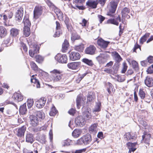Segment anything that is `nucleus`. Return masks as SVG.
Returning a JSON list of instances; mask_svg holds the SVG:
<instances>
[{"mask_svg": "<svg viewBox=\"0 0 153 153\" xmlns=\"http://www.w3.org/2000/svg\"><path fill=\"white\" fill-rule=\"evenodd\" d=\"M31 49L29 50V53L30 56L32 58L35 57L36 61L39 63H41L44 60V58L39 55L35 56V54L39 52V48L38 46L33 44L30 46Z\"/></svg>", "mask_w": 153, "mask_h": 153, "instance_id": "obj_1", "label": "nucleus"}, {"mask_svg": "<svg viewBox=\"0 0 153 153\" xmlns=\"http://www.w3.org/2000/svg\"><path fill=\"white\" fill-rule=\"evenodd\" d=\"M92 138L91 135L87 134L83 136L79 139L76 142V144L78 145H87L91 144Z\"/></svg>", "mask_w": 153, "mask_h": 153, "instance_id": "obj_2", "label": "nucleus"}, {"mask_svg": "<svg viewBox=\"0 0 153 153\" xmlns=\"http://www.w3.org/2000/svg\"><path fill=\"white\" fill-rule=\"evenodd\" d=\"M52 75L51 78L54 82H57L60 80L62 77L61 72L57 69H54L50 71Z\"/></svg>", "mask_w": 153, "mask_h": 153, "instance_id": "obj_3", "label": "nucleus"}, {"mask_svg": "<svg viewBox=\"0 0 153 153\" xmlns=\"http://www.w3.org/2000/svg\"><path fill=\"white\" fill-rule=\"evenodd\" d=\"M55 59L59 63H65L67 62L68 58L66 55L58 53L55 57Z\"/></svg>", "mask_w": 153, "mask_h": 153, "instance_id": "obj_4", "label": "nucleus"}, {"mask_svg": "<svg viewBox=\"0 0 153 153\" xmlns=\"http://www.w3.org/2000/svg\"><path fill=\"white\" fill-rule=\"evenodd\" d=\"M85 120L82 116L77 117L75 119V123L76 125L78 127H82L85 124Z\"/></svg>", "mask_w": 153, "mask_h": 153, "instance_id": "obj_5", "label": "nucleus"}, {"mask_svg": "<svg viewBox=\"0 0 153 153\" xmlns=\"http://www.w3.org/2000/svg\"><path fill=\"white\" fill-rule=\"evenodd\" d=\"M118 3L117 1L115 0L110 2L111 8L109 10V13H108L107 14L108 15L112 16V15L110 13H114L115 12Z\"/></svg>", "mask_w": 153, "mask_h": 153, "instance_id": "obj_6", "label": "nucleus"}, {"mask_svg": "<svg viewBox=\"0 0 153 153\" xmlns=\"http://www.w3.org/2000/svg\"><path fill=\"white\" fill-rule=\"evenodd\" d=\"M42 7L41 6L35 7L33 11L34 17L35 19H38L41 15L42 13Z\"/></svg>", "mask_w": 153, "mask_h": 153, "instance_id": "obj_7", "label": "nucleus"}, {"mask_svg": "<svg viewBox=\"0 0 153 153\" xmlns=\"http://www.w3.org/2000/svg\"><path fill=\"white\" fill-rule=\"evenodd\" d=\"M23 14V8L20 7L16 12L15 15V19L17 21H20L22 20Z\"/></svg>", "mask_w": 153, "mask_h": 153, "instance_id": "obj_8", "label": "nucleus"}, {"mask_svg": "<svg viewBox=\"0 0 153 153\" xmlns=\"http://www.w3.org/2000/svg\"><path fill=\"white\" fill-rule=\"evenodd\" d=\"M29 118L30 124L32 126L35 127L38 125L39 119L35 115H31Z\"/></svg>", "mask_w": 153, "mask_h": 153, "instance_id": "obj_9", "label": "nucleus"}, {"mask_svg": "<svg viewBox=\"0 0 153 153\" xmlns=\"http://www.w3.org/2000/svg\"><path fill=\"white\" fill-rule=\"evenodd\" d=\"M12 99L17 102L22 101L23 99V96L20 93L16 92L12 97Z\"/></svg>", "mask_w": 153, "mask_h": 153, "instance_id": "obj_10", "label": "nucleus"}, {"mask_svg": "<svg viewBox=\"0 0 153 153\" xmlns=\"http://www.w3.org/2000/svg\"><path fill=\"white\" fill-rule=\"evenodd\" d=\"M96 50V48L94 46L90 45L85 49V52L87 54L93 55L95 53Z\"/></svg>", "mask_w": 153, "mask_h": 153, "instance_id": "obj_11", "label": "nucleus"}, {"mask_svg": "<svg viewBox=\"0 0 153 153\" xmlns=\"http://www.w3.org/2000/svg\"><path fill=\"white\" fill-rule=\"evenodd\" d=\"M80 62H74L68 63V68L72 70L77 69L80 67Z\"/></svg>", "mask_w": 153, "mask_h": 153, "instance_id": "obj_12", "label": "nucleus"}, {"mask_svg": "<svg viewBox=\"0 0 153 153\" xmlns=\"http://www.w3.org/2000/svg\"><path fill=\"white\" fill-rule=\"evenodd\" d=\"M26 129V127L25 126H22L21 127L18 129L17 131L16 135L19 137H24Z\"/></svg>", "mask_w": 153, "mask_h": 153, "instance_id": "obj_13", "label": "nucleus"}, {"mask_svg": "<svg viewBox=\"0 0 153 153\" xmlns=\"http://www.w3.org/2000/svg\"><path fill=\"white\" fill-rule=\"evenodd\" d=\"M80 55L78 52L76 51H72L70 53V58L71 60L74 61L79 59Z\"/></svg>", "mask_w": 153, "mask_h": 153, "instance_id": "obj_14", "label": "nucleus"}, {"mask_svg": "<svg viewBox=\"0 0 153 153\" xmlns=\"http://www.w3.org/2000/svg\"><path fill=\"white\" fill-rule=\"evenodd\" d=\"M124 137L125 140L127 141L129 140L133 141L136 139L137 137L136 135L135 134L131 135L129 132L126 133L124 135Z\"/></svg>", "mask_w": 153, "mask_h": 153, "instance_id": "obj_15", "label": "nucleus"}, {"mask_svg": "<svg viewBox=\"0 0 153 153\" xmlns=\"http://www.w3.org/2000/svg\"><path fill=\"white\" fill-rule=\"evenodd\" d=\"M53 5V9L54 10L59 20H63V19L62 13L59 9L56 7L54 5Z\"/></svg>", "mask_w": 153, "mask_h": 153, "instance_id": "obj_16", "label": "nucleus"}, {"mask_svg": "<svg viewBox=\"0 0 153 153\" xmlns=\"http://www.w3.org/2000/svg\"><path fill=\"white\" fill-rule=\"evenodd\" d=\"M109 43V42L105 41L102 39H100L97 41L98 45L103 48H106Z\"/></svg>", "mask_w": 153, "mask_h": 153, "instance_id": "obj_17", "label": "nucleus"}, {"mask_svg": "<svg viewBox=\"0 0 153 153\" xmlns=\"http://www.w3.org/2000/svg\"><path fill=\"white\" fill-rule=\"evenodd\" d=\"M56 31L55 33L53 36L55 37L59 36L60 34L62 33V31L60 30L61 25L57 21L56 22Z\"/></svg>", "mask_w": 153, "mask_h": 153, "instance_id": "obj_18", "label": "nucleus"}, {"mask_svg": "<svg viewBox=\"0 0 153 153\" xmlns=\"http://www.w3.org/2000/svg\"><path fill=\"white\" fill-rule=\"evenodd\" d=\"M34 140L33 136L32 134L29 133L26 134L25 140L27 142L32 144Z\"/></svg>", "mask_w": 153, "mask_h": 153, "instance_id": "obj_19", "label": "nucleus"}, {"mask_svg": "<svg viewBox=\"0 0 153 153\" xmlns=\"http://www.w3.org/2000/svg\"><path fill=\"white\" fill-rule=\"evenodd\" d=\"M144 82L145 85L149 87H151L153 85V79L152 77L148 76L146 77Z\"/></svg>", "mask_w": 153, "mask_h": 153, "instance_id": "obj_20", "label": "nucleus"}, {"mask_svg": "<svg viewBox=\"0 0 153 153\" xmlns=\"http://www.w3.org/2000/svg\"><path fill=\"white\" fill-rule=\"evenodd\" d=\"M86 4L92 8H95L97 7V3L95 1L89 0L86 2Z\"/></svg>", "mask_w": 153, "mask_h": 153, "instance_id": "obj_21", "label": "nucleus"}, {"mask_svg": "<svg viewBox=\"0 0 153 153\" xmlns=\"http://www.w3.org/2000/svg\"><path fill=\"white\" fill-rule=\"evenodd\" d=\"M69 43L68 41L65 39L64 40V43H63L62 47V51L63 52H65L66 51L68 50L69 47Z\"/></svg>", "mask_w": 153, "mask_h": 153, "instance_id": "obj_22", "label": "nucleus"}, {"mask_svg": "<svg viewBox=\"0 0 153 153\" xmlns=\"http://www.w3.org/2000/svg\"><path fill=\"white\" fill-rule=\"evenodd\" d=\"M96 59L100 63H104L106 62V59L104 54H100L96 57Z\"/></svg>", "mask_w": 153, "mask_h": 153, "instance_id": "obj_23", "label": "nucleus"}, {"mask_svg": "<svg viewBox=\"0 0 153 153\" xmlns=\"http://www.w3.org/2000/svg\"><path fill=\"white\" fill-rule=\"evenodd\" d=\"M20 113L21 114H25L27 111L26 108V103H25L23 105H21L19 109Z\"/></svg>", "mask_w": 153, "mask_h": 153, "instance_id": "obj_24", "label": "nucleus"}, {"mask_svg": "<svg viewBox=\"0 0 153 153\" xmlns=\"http://www.w3.org/2000/svg\"><path fill=\"white\" fill-rule=\"evenodd\" d=\"M89 130L91 133H93V134H96L97 132V124L94 123L89 128Z\"/></svg>", "mask_w": 153, "mask_h": 153, "instance_id": "obj_25", "label": "nucleus"}, {"mask_svg": "<svg viewBox=\"0 0 153 153\" xmlns=\"http://www.w3.org/2000/svg\"><path fill=\"white\" fill-rule=\"evenodd\" d=\"M151 137V134H146L142 136L143 139V140H145V143L148 145L149 144V142Z\"/></svg>", "mask_w": 153, "mask_h": 153, "instance_id": "obj_26", "label": "nucleus"}, {"mask_svg": "<svg viewBox=\"0 0 153 153\" xmlns=\"http://www.w3.org/2000/svg\"><path fill=\"white\" fill-rule=\"evenodd\" d=\"M83 118L86 120L89 119L91 118V114L89 112L88 109H85V111L83 112L82 116Z\"/></svg>", "mask_w": 153, "mask_h": 153, "instance_id": "obj_27", "label": "nucleus"}, {"mask_svg": "<svg viewBox=\"0 0 153 153\" xmlns=\"http://www.w3.org/2000/svg\"><path fill=\"white\" fill-rule=\"evenodd\" d=\"M7 34L6 28L2 26H0V38H2L5 36Z\"/></svg>", "mask_w": 153, "mask_h": 153, "instance_id": "obj_28", "label": "nucleus"}, {"mask_svg": "<svg viewBox=\"0 0 153 153\" xmlns=\"http://www.w3.org/2000/svg\"><path fill=\"white\" fill-rule=\"evenodd\" d=\"M23 23L24 25V27H30L31 25V23L28 19V16H25L23 19Z\"/></svg>", "mask_w": 153, "mask_h": 153, "instance_id": "obj_29", "label": "nucleus"}, {"mask_svg": "<svg viewBox=\"0 0 153 153\" xmlns=\"http://www.w3.org/2000/svg\"><path fill=\"white\" fill-rule=\"evenodd\" d=\"M95 97V94L92 92H89L87 95V100L88 102H91Z\"/></svg>", "mask_w": 153, "mask_h": 153, "instance_id": "obj_30", "label": "nucleus"}, {"mask_svg": "<svg viewBox=\"0 0 153 153\" xmlns=\"http://www.w3.org/2000/svg\"><path fill=\"white\" fill-rule=\"evenodd\" d=\"M118 20V16L116 18V19H110L108 20L107 23L109 24H111L118 26L119 25V23L117 22Z\"/></svg>", "mask_w": 153, "mask_h": 153, "instance_id": "obj_31", "label": "nucleus"}, {"mask_svg": "<svg viewBox=\"0 0 153 153\" xmlns=\"http://www.w3.org/2000/svg\"><path fill=\"white\" fill-rule=\"evenodd\" d=\"M80 37L76 32H73L71 36V40L72 42H74L75 40L79 39Z\"/></svg>", "mask_w": 153, "mask_h": 153, "instance_id": "obj_32", "label": "nucleus"}, {"mask_svg": "<svg viewBox=\"0 0 153 153\" xmlns=\"http://www.w3.org/2000/svg\"><path fill=\"white\" fill-rule=\"evenodd\" d=\"M30 31L29 27H24L23 28V34L26 37L28 36L30 34Z\"/></svg>", "mask_w": 153, "mask_h": 153, "instance_id": "obj_33", "label": "nucleus"}, {"mask_svg": "<svg viewBox=\"0 0 153 153\" xmlns=\"http://www.w3.org/2000/svg\"><path fill=\"white\" fill-rule=\"evenodd\" d=\"M150 34L149 33H146L142 37L140 40V43L143 44L146 41L147 38L149 36Z\"/></svg>", "mask_w": 153, "mask_h": 153, "instance_id": "obj_34", "label": "nucleus"}, {"mask_svg": "<svg viewBox=\"0 0 153 153\" xmlns=\"http://www.w3.org/2000/svg\"><path fill=\"white\" fill-rule=\"evenodd\" d=\"M81 131L79 129H75L72 133V136L74 137H78L81 134Z\"/></svg>", "mask_w": 153, "mask_h": 153, "instance_id": "obj_35", "label": "nucleus"}, {"mask_svg": "<svg viewBox=\"0 0 153 153\" xmlns=\"http://www.w3.org/2000/svg\"><path fill=\"white\" fill-rule=\"evenodd\" d=\"M19 31L18 29L13 28L10 30V35L13 37H16L18 34Z\"/></svg>", "mask_w": 153, "mask_h": 153, "instance_id": "obj_36", "label": "nucleus"}, {"mask_svg": "<svg viewBox=\"0 0 153 153\" xmlns=\"http://www.w3.org/2000/svg\"><path fill=\"white\" fill-rule=\"evenodd\" d=\"M36 116L40 120L43 119L45 117V114L42 111H37Z\"/></svg>", "mask_w": 153, "mask_h": 153, "instance_id": "obj_37", "label": "nucleus"}, {"mask_svg": "<svg viewBox=\"0 0 153 153\" xmlns=\"http://www.w3.org/2000/svg\"><path fill=\"white\" fill-rule=\"evenodd\" d=\"M84 45L81 43L79 45L75 46L74 49L79 52H82L84 50Z\"/></svg>", "mask_w": 153, "mask_h": 153, "instance_id": "obj_38", "label": "nucleus"}, {"mask_svg": "<svg viewBox=\"0 0 153 153\" xmlns=\"http://www.w3.org/2000/svg\"><path fill=\"white\" fill-rule=\"evenodd\" d=\"M82 61L91 66H92L94 65L93 62L91 60L87 58L83 59H82Z\"/></svg>", "mask_w": 153, "mask_h": 153, "instance_id": "obj_39", "label": "nucleus"}, {"mask_svg": "<svg viewBox=\"0 0 153 153\" xmlns=\"http://www.w3.org/2000/svg\"><path fill=\"white\" fill-rule=\"evenodd\" d=\"M30 81L31 82L34 83L36 84L37 88L40 87V84L39 81L36 78H31Z\"/></svg>", "mask_w": 153, "mask_h": 153, "instance_id": "obj_40", "label": "nucleus"}, {"mask_svg": "<svg viewBox=\"0 0 153 153\" xmlns=\"http://www.w3.org/2000/svg\"><path fill=\"white\" fill-rule=\"evenodd\" d=\"M114 56L115 57V60L117 62L119 63L122 60V58L118 53L115 52Z\"/></svg>", "mask_w": 153, "mask_h": 153, "instance_id": "obj_41", "label": "nucleus"}, {"mask_svg": "<svg viewBox=\"0 0 153 153\" xmlns=\"http://www.w3.org/2000/svg\"><path fill=\"white\" fill-rule=\"evenodd\" d=\"M57 112L58 111L56 109L55 107L53 105L51 108V111L50 113V115L51 116H54L56 114Z\"/></svg>", "mask_w": 153, "mask_h": 153, "instance_id": "obj_42", "label": "nucleus"}, {"mask_svg": "<svg viewBox=\"0 0 153 153\" xmlns=\"http://www.w3.org/2000/svg\"><path fill=\"white\" fill-rule=\"evenodd\" d=\"M81 98L79 96H78L76 99V103L77 108L79 109L81 106Z\"/></svg>", "mask_w": 153, "mask_h": 153, "instance_id": "obj_43", "label": "nucleus"}, {"mask_svg": "<svg viewBox=\"0 0 153 153\" xmlns=\"http://www.w3.org/2000/svg\"><path fill=\"white\" fill-rule=\"evenodd\" d=\"M132 67L135 70H138L139 69V67L137 62L133 60L131 62Z\"/></svg>", "mask_w": 153, "mask_h": 153, "instance_id": "obj_44", "label": "nucleus"}, {"mask_svg": "<svg viewBox=\"0 0 153 153\" xmlns=\"http://www.w3.org/2000/svg\"><path fill=\"white\" fill-rule=\"evenodd\" d=\"M46 101V99L45 97H42L39 100H37V101L42 105L44 106Z\"/></svg>", "mask_w": 153, "mask_h": 153, "instance_id": "obj_45", "label": "nucleus"}, {"mask_svg": "<svg viewBox=\"0 0 153 153\" xmlns=\"http://www.w3.org/2000/svg\"><path fill=\"white\" fill-rule=\"evenodd\" d=\"M139 94L141 99H144L146 97L145 92L142 90H140Z\"/></svg>", "mask_w": 153, "mask_h": 153, "instance_id": "obj_46", "label": "nucleus"}, {"mask_svg": "<svg viewBox=\"0 0 153 153\" xmlns=\"http://www.w3.org/2000/svg\"><path fill=\"white\" fill-rule=\"evenodd\" d=\"M107 85L108 86V87L107 89V90L109 94H110L111 93V90H112V89L113 88V86L111 83L109 82H108Z\"/></svg>", "mask_w": 153, "mask_h": 153, "instance_id": "obj_47", "label": "nucleus"}, {"mask_svg": "<svg viewBox=\"0 0 153 153\" xmlns=\"http://www.w3.org/2000/svg\"><path fill=\"white\" fill-rule=\"evenodd\" d=\"M30 65L31 68L34 71L37 70L38 68L37 65L33 62H30Z\"/></svg>", "mask_w": 153, "mask_h": 153, "instance_id": "obj_48", "label": "nucleus"}, {"mask_svg": "<svg viewBox=\"0 0 153 153\" xmlns=\"http://www.w3.org/2000/svg\"><path fill=\"white\" fill-rule=\"evenodd\" d=\"M101 104L100 102H98L97 103L96 105L95 106L94 111H99L100 110V106Z\"/></svg>", "mask_w": 153, "mask_h": 153, "instance_id": "obj_49", "label": "nucleus"}, {"mask_svg": "<svg viewBox=\"0 0 153 153\" xmlns=\"http://www.w3.org/2000/svg\"><path fill=\"white\" fill-rule=\"evenodd\" d=\"M12 38L11 37H9L6 39L3 42V45H5V46H6L7 45L10 43V40Z\"/></svg>", "mask_w": 153, "mask_h": 153, "instance_id": "obj_50", "label": "nucleus"}, {"mask_svg": "<svg viewBox=\"0 0 153 153\" xmlns=\"http://www.w3.org/2000/svg\"><path fill=\"white\" fill-rule=\"evenodd\" d=\"M130 10L127 7H125L121 11V13L123 16L125 14H127L129 13Z\"/></svg>", "mask_w": 153, "mask_h": 153, "instance_id": "obj_51", "label": "nucleus"}, {"mask_svg": "<svg viewBox=\"0 0 153 153\" xmlns=\"http://www.w3.org/2000/svg\"><path fill=\"white\" fill-rule=\"evenodd\" d=\"M27 105L28 108H30L33 104V100H27Z\"/></svg>", "mask_w": 153, "mask_h": 153, "instance_id": "obj_52", "label": "nucleus"}, {"mask_svg": "<svg viewBox=\"0 0 153 153\" xmlns=\"http://www.w3.org/2000/svg\"><path fill=\"white\" fill-rule=\"evenodd\" d=\"M137 144V143H132L130 142H128L126 145L127 146L128 148L134 147Z\"/></svg>", "mask_w": 153, "mask_h": 153, "instance_id": "obj_53", "label": "nucleus"}, {"mask_svg": "<svg viewBox=\"0 0 153 153\" xmlns=\"http://www.w3.org/2000/svg\"><path fill=\"white\" fill-rule=\"evenodd\" d=\"M138 121L140 124L144 126L145 127L147 125L146 122L144 121L143 119L140 118L138 119Z\"/></svg>", "mask_w": 153, "mask_h": 153, "instance_id": "obj_54", "label": "nucleus"}, {"mask_svg": "<svg viewBox=\"0 0 153 153\" xmlns=\"http://www.w3.org/2000/svg\"><path fill=\"white\" fill-rule=\"evenodd\" d=\"M3 19L5 21L4 22V25L5 26H9V24L7 23V20L8 19L7 15L6 14L4 15L3 16Z\"/></svg>", "mask_w": 153, "mask_h": 153, "instance_id": "obj_55", "label": "nucleus"}, {"mask_svg": "<svg viewBox=\"0 0 153 153\" xmlns=\"http://www.w3.org/2000/svg\"><path fill=\"white\" fill-rule=\"evenodd\" d=\"M123 68L121 71V72L123 73H124L126 71L128 66L126 63V62H124L123 63Z\"/></svg>", "mask_w": 153, "mask_h": 153, "instance_id": "obj_56", "label": "nucleus"}, {"mask_svg": "<svg viewBox=\"0 0 153 153\" xmlns=\"http://www.w3.org/2000/svg\"><path fill=\"white\" fill-rule=\"evenodd\" d=\"M146 71L148 74H151L153 73V64L148 68Z\"/></svg>", "mask_w": 153, "mask_h": 153, "instance_id": "obj_57", "label": "nucleus"}, {"mask_svg": "<svg viewBox=\"0 0 153 153\" xmlns=\"http://www.w3.org/2000/svg\"><path fill=\"white\" fill-rule=\"evenodd\" d=\"M69 140H65L63 141L62 143V146H68L70 145Z\"/></svg>", "mask_w": 153, "mask_h": 153, "instance_id": "obj_58", "label": "nucleus"}, {"mask_svg": "<svg viewBox=\"0 0 153 153\" xmlns=\"http://www.w3.org/2000/svg\"><path fill=\"white\" fill-rule=\"evenodd\" d=\"M98 17L100 23H102L105 19V17L100 15H98Z\"/></svg>", "mask_w": 153, "mask_h": 153, "instance_id": "obj_59", "label": "nucleus"}, {"mask_svg": "<svg viewBox=\"0 0 153 153\" xmlns=\"http://www.w3.org/2000/svg\"><path fill=\"white\" fill-rule=\"evenodd\" d=\"M35 104L36 106L39 108H41L44 106L39 103L37 101L36 102Z\"/></svg>", "mask_w": 153, "mask_h": 153, "instance_id": "obj_60", "label": "nucleus"}, {"mask_svg": "<svg viewBox=\"0 0 153 153\" xmlns=\"http://www.w3.org/2000/svg\"><path fill=\"white\" fill-rule=\"evenodd\" d=\"M86 149L85 148L82 149L76 150L74 153H82L85 152Z\"/></svg>", "mask_w": 153, "mask_h": 153, "instance_id": "obj_61", "label": "nucleus"}, {"mask_svg": "<svg viewBox=\"0 0 153 153\" xmlns=\"http://www.w3.org/2000/svg\"><path fill=\"white\" fill-rule=\"evenodd\" d=\"M21 45L23 48V49L25 51H27V48L26 45L23 42L21 43Z\"/></svg>", "mask_w": 153, "mask_h": 153, "instance_id": "obj_62", "label": "nucleus"}, {"mask_svg": "<svg viewBox=\"0 0 153 153\" xmlns=\"http://www.w3.org/2000/svg\"><path fill=\"white\" fill-rule=\"evenodd\" d=\"M148 62L149 63H153V56H150L147 58Z\"/></svg>", "mask_w": 153, "mask_h": 153, "instance_id": "obj_63", "label": "nucleus"}, {"mask_svg": "<svg viewBox=\"0 0 153 153\" xmlns=\"http://www.w3.org/2000/svg\"><path fill=\"white\" fill-rule=\"evenodd\" d=\"M68 113L70 115H74L75 113V109L72 108L68 111Z\"/></svg>", "mask_w": 153, "mask_h": 153, "instance_id": "obj_64", "label": "nucleus"}]
</instances>
